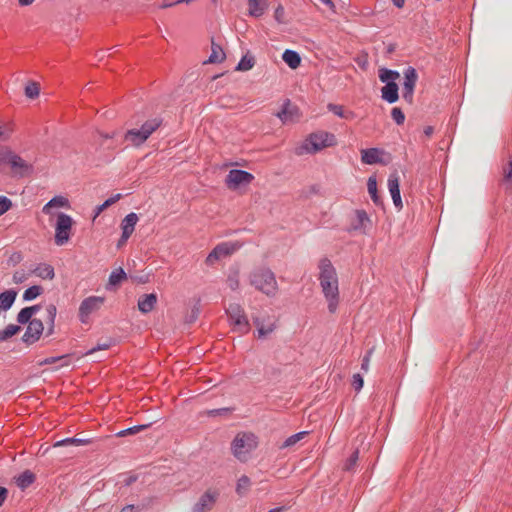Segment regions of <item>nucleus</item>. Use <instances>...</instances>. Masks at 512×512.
<instances>
[{"label":"nucleus","mask_w":512,"mask_h":512,"mask_svg":"<svg viewBox=\"0 0 512 512\" xmlns=\"http://www.w3.org/2000/svg\"><path fill=\"white\" fill-rule=\"evenodd\" d=\"M319 282L330 313H335L340 301L339 280L335 267L329 259L319 262Z\"/></svg>","instance_id":"obj_1"},{"label":"nucleus","mask_w":512,"mask_h":512,"mask_svg":"<svg viewBox=\"0 0 512 512\" xmlns=\"http://www.w3.org/2000/svg\"><path fill=\"white\" fill-rule=\"evenodd\" d=\"M259 444L258 437L251 432H239L231 442L232 455L240 462L245 463L252 457V453Z\"/></svg>","instance_id":"obj_2"},{"label":"nucleus","mask_w":512,"mask_h":512,"mask_svg":"<svg viewBox=\"0 0 512 512\" xmlns=\"http://www.w3.org/2000/svg\"><path fill=\"white\" fill-rule=\"evenodd\" d=\"M250 284L268 297H274L278 292L275 274L267 268H258L250 275Z\"/></svg>","instance_id":"obj_3"},{"label":"nucleus","mask_w":512,"mask_h":512,"mask_svg":"<svg viewBox=\"0 0 512 512\" xmlns=\"http://www.w3.org/2000/svg\"><path fill=\"white\" fill-rule=\"evenodd\" d=\"M337 144L334 134L326 131H318L310 134L303 145V149L307 153H316L324 148L331 147Z\"/></svg>","instance_id":"obj_4"},{"label":"nucleus","mask_w":512,"mask_h":512,"mask_svg":"<svg viewBox=\"0 0 512 512\" xmlns=\"http://www.w3.org/2000/svg\"><path fill=\"white\" fill-rule=\"evenodd\" d=\"M160 125L161 121L157 118L148 120L141 128L128 130L125 134V140L134 146H140L160 127Z\"/></svg>","instance_id":"obj_5"},{"label":"nucleus","mask_w":512,"mask_h":512,"mask_svg":"<svg viewBox=\"0 0 512 512\" xmlns=\"http://www.w3.org/2000/svg\"><path fill=\"white\" fill-rule=\"evenodd\" d=\"M54 228H55V244L58 246H63L69 242L72 235V227L74 225V220L70 215L65 213H57Z\"/></svg>","instance_id":"obj_6"},{"label":"nucleus","mask_w":512,"mask_h":512,"mask_svg":"<svg viewBox=\"0 0 512 512\" xmlns=\"http://www.w3.org/2000/svg\"><path fill=\"white\" fill-rule=\"evenodd\" d=\"M233 330L240 334H247L250 331V323L243 307L237 303H232L226 309Z\"/></svg>","instance_id":"obj_7"},{"label":"nucleus","mask_w":512,"mask_h":512,"mask_svg":"<svg viewBox=\"0 0 512 512\" xmlns=\"http://www.w3.org/2000/svg\"><path fill=\"white\" fill-rule=\"evenodd\" d=\"M253 324L257 330V337L259 339H265L271 335L277 328V321L274 316L265 314L262 316H254Z\"/></svg>","instance_id":"obj_8"},{"label":"nucleus","mask_w":512,"mask_h":512,"mask_svg":"<svg viewBox=\"0 0 512 512\" xmlns=\"http://www.w3.org/2000/svg\"><path fill=\"white\" fill-rule=\"evenodd\" d=\"M105 298L101 296H89L85 298L79 306V319L82 323H87L89 316L97 312L104 304Z\"/></svg>","instance_id":"obj_9"},{"label":"nucleus","mask_w":512,"mask_h":512,"mask_svg":"<svg viewBox=\"0 0 512 512\" xmlns=\"http://www.w3.org/2000/svg\"><path fill=\"white\" fill-rule=\"evenodd\" d=\"M219 492L216 489H207L195 502L191 512H210L217 502Z\"/></svg>","instance_id":"obj_10"},{"label":"nucleus","mask_w":512,"mask_h":512,"mask_svg":"<svg viewBox=\"0 0 512 512\" xmlns=\"http://www.w3.org/2000/svg\"><path fill=\"white\" fill-rule=\"evenodd\" d=\"M254 179V176L243 170L233 169L230 170L227 178L226 184L229 189L236 190L241 186L249 185Z\"/></svg>","instance_id":"obj_11"},{"label":"nucleus","mask_w":512,"mask_h":512,"mask_svg":"<svg viewBox=\"0 0 512 512\" xmlns=\"http://www.w3.org/2000/svg\"><path fill=\"white\" fill-rule=\"evenodd\" d=\"M239 245L237 243L223 242L218 244L207 256L206 263L209 265H213L219 259L229 256L239 249Z\"/></svg>","instance_id":"obj_12"},{"label":"nucleus","mask_w":512,"mask_h":512,"mask_svg":"<svg viewBox=\"0 0 512 512\" xmlns=\"http://www.w3.org/2000/svg\"><path fill=\"white\" fill-rule=\"evenodd\" d=\"M417 79L418 75L414 68L409 67L405 70L402 96L408 103L413 102V92Z\"/></svg>","instance_id":"obj_13"},{"label":"nucleus","mask_w":512,"mask_h":512,"mask_svg":"<svg viewBox=\"0 0 512 512\" xmlns=\"http://www.w3.org/2000/svg\"><path fill=\"white\" fill-rule=\"evenodd\" d=\"M400 177L397 171L392 172L388 177V189L393 200V204L397 209H402L403 203L400 195Z\"/></svg>","instance_id":"obj_14"},{"label":"nucleus","mask_w":512,"mask_h":512,"mask_svg":"<svg viewBox=\"0 0 512 512\" xmlns=\"http://www.w3.org/2000/svg\"><path fill=\"white\" fill-rule=\"evenodd\" d=\"M44 326L42 321L38 319H33L29 322L28 327L22 337V340L27 344H33L36 342L42 332H43Z\"/></svg>","instance_id":"obj_15"},{"label":"nucleus","mask_w":512,"mask_h":512,"mask_svg":"<svg viewBox=\"0 0 512 512\" xmlns=\"http://www.w3.org/2000/svg\"><path fill=\"white\" fill-rule=\"evenodd\" d=\"M371 227V220L364 210L355 211V219L351 224V230L366 233Z\"/></svg>","instance_id":"obj_16"},{"label":"nucleus","mask_w":512,"mask_h":512,"mask_svg":"<svg viewBox=\"0 0 512 512\" xmlns=\"http://www.w3.org/2000/svg\"><path fill=\"white\" fill-rule=\"evenodd\" d=\"M66 207H69L68 199L63 196H55L43 206L42 212L44 214L50 216V220H51L57 214L54 212L55 208H66Z\"/></svg>","instance_id":"obj_17"},{"label":"nucleus","mask_w":512,"mask_h":512,"mask_svg":"<svg viewBox=\"0 0 512 512\" xmlns=\"http://www.w3.org/2000/svg\"><path fill=\"white\" fill-rule=\"evenodd\" d=\"M276 116L284 123H294L300 119V112L297 107L291 106L290 103H287L283 110L278 112Z\"/></svg>","instance_id":"obj_18"},{"label":"nucleus","mask_w":512,"mask_h":512,"mask_svg":"<svg viewBox=\"0 0 512 512\" xmlns=\"http://www.w3.org/2000/svg\"><path fill=\"white\" fill-rule=\"evenodd\" d=\"M157 303V295L155 293L144 294L138 299V309L141 313L147 314L151 312Z\"/></svg>","instance_id":"obj_19"},{"label":"nucleus","mask_w":512,"mask_h":512,"mask_svg":"<svg viewBox=\"0 0 512 512\" xmlns=\"http://www.w3.org/2000/svg\"><path fill=\"white\" fill-rule=\"evenodd\" d=\"M138 220L139 218L134 212H131L125 216L121 223V229L122 233H124V238H129L132 235Z\"/></svg>","instance_id":"obj_20"},{"label":"nucleus","mask_w":512,"mask_h":512,"mask_svg":"<svg viewBox=\"0 0 512 512\" xmlns=\"http://www.w3.org/2000/svg\"><path fill=\"white\" fill-rule=\"evenodd\" d=\"M382 98L388 103H395L398 98V86L395 82H388L381 90Z\"/></svg>","instance_id":"obj_21"},{"label":"nucleus","mask_w":512,"mask_h":512,"mask_svg":"<svg viewBox=\"0 0 512 512\" xmlns=\"http://www.w3.org/2000/svg\"><path fill=\"white\" fill-rule=\"evenodd\" d=\"M249 14L254 17H260L267 9L266 0H248Z\"/></svg>","instance_id":"obj_22"},{"label":"nucleus","mask_w":512,"mask_h":512,"mask_svg":"<svg viewBox=\"0 0 512 512\" xmlns=\"http://www.w3.org/2000/svg\"><path fill=\"white\" fill-rule=\"evenodd\" d=\"M282 59L291 69L298 68L301 63L299 54L293 50H285Z\"/></svg>","instance_id":"obj_23"},{"label":"nucleus","mask_w":512,"mask_h":512,"mask_svg":"<svg viewBox=\"0 0 512 512\" xmlns=\"http://www.w3.org/2000/svg\"><path fill=\"white\" fill-rule=\"evenodd\" d=\"M14 479L17 486L23 490L29 487L34 482L35 475L31 471L26 470L17 477H15Z\"/></svg>","instance_id":"obj_24"},{"label":"nucleus","mask_w":512,"mask_h":512,"mask_svg":"<svg viewBox=\"0 0 512 512\" xmlns=\"http://www.w3.org/2000/svg\"><path fill=\"white\" fill-rule=\"evenodd\" d=\"M17 293L14 290H7L0 294V308L3 310L9 309L15 299H16Z\"/></svg>","instance_id":"obj_25"},{"label":"nucleus","mask_w":512,"mask_h":512,"mask_svg":"<svg viewBox=\"0 0 512 512\" xmlns=\"http://www.w3.org/2000/svg\"><path fill=\"white\" fill-rule=\"evenodd\" d=\"M33 273L42 279H49V280L53 279L55 276L54 268L48 264H41V265L37 266L33 270Z\"/></svg>","instance_id":"obj_26"},{"label":"nucleus","mask_w":512,"mask_h":512,"mask_svg":"<svg viewBox=\"0 0 512 512\" xmlns=\"http://www.w3.org/2000/svg\"><path fill=\"white\" fill-rule=\"evenodd\" d=\"M361 160L366 164H375L379 162V151L376 148H370L361 151Z\"/></svg>","instance_id":"obj_27"},{"label":"nucleus","mask_w":512,"mask_h":512,"mask_svg":"<svg viewBox=\"0 0 512 512\" xmlns=\"http://www.w3.org/2000/svg\"><path fill=\"white\" fill-rule=\"evenodd\" d=\"M10 159H11V161H10L9 164L15 170H19L21 173H29V172H31V170H32L31 165L28 164L25 160H23L18 155L14 154V156L12 158H10Z\"/></svg>","instance_id":"obj_28"},{"label":"nucleus","mask_w":512,"mask_h":512,"mask_svg":"<svg viewBox=\"0 0 512 512\" xmlns=\"http://www.w3.org/2000/svg\"><path fill=\"white\" fill-rule=\"evenodd\" d=\"M39 310V306H31L23 308L17 315V321L21 324L29 323L32 316Z\"/></svg>","instance_id":"obj_29"},{"label":"nucleus","mask_w":512,"mask_h":512,"mask_svg":"<svg viewBox=\"0 0 512 512\" xmlns=\"http://www.w3.org/2000/svg\"><path fill=\"white\" fill-rule=\"evenodd\" d=\"M126 278H127V275L121 267L114 269L109 276L107 289H109V286L119 285Z\"/></svg>","instance_id":"obj_30"},{"label":"nucleus","mask_w":512,"mask_h":512,"mask_svg":"<svg viewBox=\"0 0 512 512\" xmlns=\"http://www.w3.org/2000/svg\"><path fill=\"white\" fill-rule=\"evenodd\" d=\"M328 109L330 112H332L333 114L340 118L351 120L355 116L352 111H345L343 106L341 105L329 104Z\"/></svg>","instance_id":"obj_31"},{"label":"nucleus","mask_w":512,"mask_h":512,"mask_svg":"<svg viewBox=\"0 0 512 512\" xmlns=\"http://www.w3.org/2000/svg\"><path fill=\"white\" fill-rule=\"evenodd\" d=\"M250 487V478L246 475H242L237 481L236 492L238 495L243 496L249 491Z\"/></svg>","instance_id":"obj_32"},{"label":"nucleus","mask_w":512,"mask_h":512,"mask_svg":"<svg viewBox=\"0 0 512 512\" xmlns=\"http://www.w3.org/2000/svg\"><path fill=\"white\" fill-rule=\"evenodd\" d=\"M224 59H225V54H224L222 48L219 45L212 42V52L209 57V62L210 63H220Z\"/></svg>","instance_id":"obj_33"},{"label":"nucleus","mask_w":512,"mask_h":512,"mask_svg":"<svg viewBox=\"0 0 512 512\" xmlns=\"http://www.w3.org/2000/svg\"><path fill=\"white\" fill-rule=\"evenodd\" d=\"M397 78H399V73L397 71L389 70L386 68H381L379 70V79L381 82H394Z\"/></svg>","instance_id":"obj_34"},{"label":"nucleus","mask_w":512,"mask_h":512,"mask_svg":"<svg viewBox=\"0 0 512 512\" xmlns=\"http://www.w3.org/2000/svg\"><path fill=\"white\" fill-rule=\"evenodd\" d=\"M43 288L39 285H34L26 289L23 293V299L25 301H31L41 295Z\"/></svg>","instance_id":"obj_35"},{"label":"nucleus","mask_w":512,"mask_h":512,"mask_svg":"<svg viewBox=\"0 0 512 512\" xmlns=\"http://www.w3.org/2000/svg\"><path fill=\"white\" fill-rule=\"evenodd\" d=\"M20 331V327L15 324H9L5 329L0 330V342L5 341Z\"/></svg>","instance_id":"obj_36"},{"label":"nucleus","mask_w":512,"mask_h":512,"mask_svg":"<svg viewBox=\"0 0 512 512\" xmlns=\"http://www.w3.org/2000/svg\"><path fill=\"white\" fill-rule=\"evenodd\" d=\"M255 64L254 58L252 56L245 55L242 57L240 62L237 65V70L239 71H249L253 68Z\"/></svg>","instance_id":"obj_37"},{"label":"nucleus","mask_w":512,"mask_h":512,"mask_svg":"<svg viewBox=\"0 0 512 512\" xmlns=\"http://www.w3.org/2000/svg\"><path fill=\"white\" fill-rule=\"evenodd\" d=\"M368 193L374 203H378L379 197L377 194V181L375 177H370L367 182Z\"/></svg>","instance_id":"obj_38"},{"label":"nucleus","mask_w":512,"mask_h":512,"mask_svg":"<svg viewBox=\"0 0 512 512\" xmlns=\"http://www.w3.org/2000/svg\"><path fill=\"white\" fill-rule=\"evenodd\" d=\"M40 87L37 82H30L25 87V95L30 99H35L39 96Z\"/></svg>","instance_id":"obj_39"},{"label":"nucleus","mask_w":512,"mask_h":512,"mask_svg":"<svg viewBox=\"0 0 512 512\" xmlns=\"http://www.w3.org/2000/svg\"><path fill=\"white\" fill-rule=\"evenodd\" d=\"M88 443H89V441L86 440V439L66 438L64 440L56 442L54 446L55 447H58V446H68V445L80 446V445H85V444H88Z\"/></svg>","instance_id":"obj_40"},{"label":"nucleus","mask_w":512,"mask_h":512,"mask_svg":"<svg viewBox=\"0 0 512 512\" xmlns=\"http://www.w3.org/2000/svg\"><path fill=\"white\" fill-rule=\"evenodd\" d=\"M306 435H307V432L302 431V432L296 433V434L288 437L282 444L281 448H287V447H291V446L295 445L300 440H302Z\"/></svg>","instance_id":"obj_41"},{"label":"nucleus","mask_w":512,"mask_h":512,"mask_svg":"<svg viewBox=\"0 0 512 512\" xmlns=\"http://www.w3.org/2000/svg\"><path fill=\"white\" fill-rule=\"evenodd\" d=\"M120 198H121V194H117V195L107 199L103 204L97 206L94 218H96L100 213H102L110 205L116 203Z\"/></svg>","instance_id":"obj_42"},{"label":"nucleus","mask_w":512,"mask_h":512,"mask_svg":"<svg viewBox=\"0 0 512 512\" xmlns=\"http://www.w3.org/2000/svg\"><path fill=\"white\" fill-rule=\"evenodd\" d=\"M56 362H61L60 366H67L69 364L68 362V356H59V357H48L40 362V365H49Z\"/></svg>","instance_id":"obj_43"},{"label":"nucleus","mask_w":512,"mask_h":512,"mask_svg":"<svg viewBox=\"0 0 512 512\" xmlns=\"http://www.w3.org/2000/svg\"><path fill=\"white\" fill-rule=\"evenodd\" d=\"M391 116L398 125L404 123L405 115L400 108L394 107L391 111Z\"/></svg>","instance_id":"obj_44"},{"label":"nucleus","mask_w":512,"mask_h":512,"mask_svg":"<svg viewBox=\"0 0 512 512\" xmlns=\"http://www.w3.org/2000/svg\"><path fill=\"white\" fill-rule=\"evenodd\" d=\"M12 206V202L5 196L0 195V216L6 213Z\"/></svg>","instance_id":"obj_45"},{"label":"nucleus","mask_w":512,"mask_h":512,"mask_svg":"<svg viewBox=\"0 0 512 512\" xmlns=\"http://www.w3.org/2000/svg\"><path fill=\"white\" fill-rule=\"evenodd\" d=\"M29 275L30 274L25 272V271H16L13 274V282L15 284L23 283V282H25L29 278Z\"/></svg>","instance_id":"obj_46"},{"label":"nucleus","mask_w":512,"mask_h":512,"mask_svg":"<svg viewBox=\"0 0 512 512\" xmlns=\"http://www.w3.org/2000/svg\"><path fill=\"white\" fill-rule=\"evenodd\" d=\"M227 285L231 290H236L239 287V279L238 274L234 273L233 275L228 276Z\"/></svg>","instance_id":"obj_47"},{"label":"nucleus","mask_w":512,"mask_h":512,"mask_svg":"<svg viewBox=\"0 0 512 512\" xmlns=\"http://www.w3.org/2000/svg\"><path fill=\"white\" fill-rule=\"evenodd\" d=\"M358 460V451H355L345 463V470L350 471L356 465Z\"/></svg>","instance_id":"obj_48"},{"label":"nucleus","mask_w":512,"mask_h":512,"mask_svg":"<svg viewBox=\"0 0 512 512\" xmlns=\"http://www.w3.org/2000/svg\"><path fill=\"white\" fill-rule=\"evenodd\" d=\"M14 156V153L11 152L7 148H3L0 150V161L5 163H10L11 159Z\"/></svg>","instance_id":"obj_49"},{"label":"nucleus","mask_w":512,"mask_h":512,"mask_svg":"<svg viewBox=\"0 0 512 512\" xmlns=\"http://www.w3.org/2000/svg\"><path fill=\"white\" fill-rule=\"evenodd\" d=\"M364 380L360 374H354L352 378V385L356 391L361 390L363 387Z\"/></svg>","instance_id":"obj_50"},{"label":"nucleus","mask_w":512,"mask_h":512,"mask_svg":"<svg viewBox=\"0 0 512 512\" xmlns=\"http://www.w3.org/2000/svg\"><path fill=\"white\" fill-rule=\"evenodd\" d=\"M46 310H47L48 318H49L50 322L53 324L54 319L56 317V311H57L56 306L53 304H50L47 306Z\"/></svg>","instance_id":"obj_51"},{"label":"nucleus","mask_w":512,"mask_h":512,"mask_svg":"<svg viewBox=\"0 0 512 512\" xmlns=\"http://www.w3.org/2000/svg\"><path fill=\"white\" fill-rule=\"evenodd\" d=\"M371 355H372V350H369L367 355L362 360L361 369L365 372H367L369 370Z\"/></svg>","instance_id":"obj_52"},{"label":"nucleus","mask_w":512,"mask_h":512,"mask_svg":"<svg viewBox=\"0 0 512 512\" xmlns=\"http://www.w3.org/2000/svg\"><path fill=\"white\" fill-rule=\"evenodd\" d=\"M109 347H110V343L98 344L96 347H93L92 349L87 351L86 355L87 356L88 355H92V354H94L95 352H97L99 350H107Z\"/></svg>","instance_id":"obj_53"},{"label":"nucleus","mask_w":512,"mask_h":512,"mask_svg":"<svg viewBox=\"0 0 512 512\" xmlns=\"http://www.w3.org/2000/svg\"><path fill=\"white\" fill-rule=\"evenodd\" d=\"M7 495H8V490L6 488L0 486V507L5 502Z\"/></svg>","instance_id":"obj_54"},{"label":"nucleus","mask_w":512,"mask_h":512,"mask_svg":"<svg viewBox=\"0 0 512 512\" xmlns=\"http://www.w3.org/2000/svg\"><path fill=\"white\" fill-rule=\"evenodd\" d=\"M146 427H147L146 425L134 426V427L126 429V432H128V434H135V433L145 429Z\"/></svg>","instance_id":"obj_55"},{"label":"nucleus","mask_w":512,"mask_h":512,"mask_svg":"<svg viewBox=\"0 0 512 512\" xmlns=\"http://www.w3.org/2000/svg\"><path fill=\"white\" fill-rule=\"evenodd\" d=\"M505 179L512 182V162L509 163L507 169L504 171Z\"/></svg>","instance_id":"obj_56"},{"label":"nucleus","mask_w":512,"mask_h":512,"mask_svg":"<svg viewBox=\"0 0 512 512\" xmlns=\"http://www.w3.org/2000/svg\"><path fill=\"white\" fill-rule=\"evenodd\" d=\"M120 512H138V509L134 505H127Z\"/></svg>","instance_id":"obj_57"},{"label":"nucleus","mask_w":512,"mask_h":512,"mask_svg":"<svg viewBox=\"0 0 512 512\" xmlns=\"http://www.w3.org/2000/svg\"><path fill=\"white\" fill-rule=\"evenodd\" d=\"M284 14V9L282 7H278L275 11V16L277 20H280V16Z\"/></svg>","instance_id":"obj_58"},{"label":"nucleus","mask_w":512,"mask_h":512,"mask_svg":"<svg viewBox=\"0 0 512 512\" xmlns=\"http://www.w3.org/2000/svg\"><path fill=\"white\" fill-rule=\"evenodd\" d=\"M128 239L129 238H124V233H122L121 238L119 239L117 246L121 247L122 245H124L127 242Z\"/></svg>","instance_id":"obj_59"},{"label":"nucleus","mask_w":512,"mask_h":512,"mask_svg":"<svg viewBox=\"0 0 512 512\" xmlns=\"http://www.w3.org/2000/svg\"><path fill=\"white\" fill-rule=\"evenodd\" d=\"M394 5L397 6L398 8H402L404 3H405V0H392Z\"/></svg>","instance_id":"obj_60"},{"label":"nucleus","mask_w":512,"mask_h":512,"mask_svg":"<svg viewBox=\"0 0 512 512\" xmlns=\"http://www.w3.org/2000/svg\"><path fill=\"white\" fill-rule=\"evenodd\" d=\"M33 2H34V0H19L20 5H22V6L31 5Z\"/></svg>","instance_id":"obj_61"},{"label":"nucleus","mask_w":512,"mask_h":512,"mask_svg":"<svg viewBox=\"0 0 512 512\" xmlns=\"http://www.w3.org/2000/svg\"><path fill=\"white\" fill-rule=\"evenodd\" d=\"M176 4H177L176 2H173V3H166L165 2V3H162L160 5V8L165 9V8H168V7H172V6L176 5Z\"/></svg>","instance_id":"obj_62"},{"label":"nucleus","mask_w":512,"mask_h":512,"mask_svg":"<svg viewBox=\"0 0 512 512\" xmlns=\"http://www.w3.org/2000/svg\"><path fill=\"white\" fill-rule=\"evenodd\" d=\"M323 4L327 5L328 7L332 8L334 6L333 2L331 0H320Z\"/></svg>","instance_id":"obj_63"},{"label":"nucleus","mask_w":512,"mask_h":512,"mask_svg":"<svg viewBox=\"0 0 512 512\" xmlns=\"http://www.w3.org/2000/svg\"><path fill=\"white\" fill-rule=\"evenodd\" d=\"M283 511H284V507H278V508L271 509L269 512H283Z\"/></svg>","instance_id":"obj_64"}]
</instances>
